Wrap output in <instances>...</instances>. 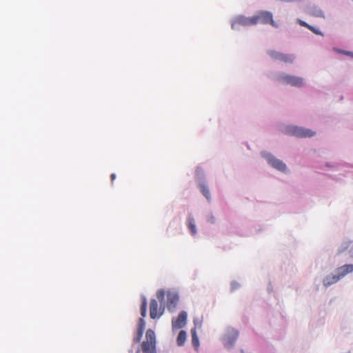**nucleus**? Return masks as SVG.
<instances>
[{
  "label": "nucleus",
  "instance_id": "nucleus-1",
  "mask_svg": "<svg viewBox=\"0 0 353 353\" xmlns=\"http://www.w3.org/2000/svg\"><path fill=\"white\" fill-rule=\"evenodd\" d=\"M141 348L143 353H157L156 337L153 330L150 329L147 330L145 341L142 343Z\"/></svg>",
  "mask_w": 353,
  "mask_h": 353
},
{
  "label": "nucleus",
  "instance_id": "nucleus-2",
  "mask_svg": "<svg viewBox=\"0 0 353 353\" xmlns=\"http://www.w3.org/2000/svg\"><path fill=\"white\" fill-rule=\"evenodd\" d=\"M256 25V19L254 16L246 17L242 15L236 17L232 22V28L236 30L239 26H250Z\"/></svg>",
  "mask_w": 353,
  "mask_h": 353
},
{
  "label": "nucleus",
  "instance_id": "nucleus-3",
  "mask_svg": "<svg viewBox=\"0 0 353 353\" xmlns=\"http://www.w3.org/2000/svg\"><path fill=\"white\" fill-rule=\"evenodd\" d=\"M256 19V25L259 23L263 24H271L273 27H278V25L273 20L272 12L269 11H259L256 15L254 16Z\"/></svg>",
  "mask_w": 353,
  "mask_h": 353
},
{
  "label": "nucleus",
  "instance_id": "nucleus-4",
  "mask_svg": "<svg viewBox=\"0 0 353 353\" xmlns=\"http://www.w3.org/2000/svg\"><path fill=\"white\" fill-rule=\"evenodd\" d=\"M268 54L274 60H278L285 63H293L295 57L293 54H284L282 52H277L276 50L268 51Z\"/></svg>",
  "mask_w": 353,
  "mask_h": 353
},
{
  "label": "nucleus",
  "instance_id": "nucleus-5",
  "mask_svg": "<svg viewBox=\"0 0 353 353\" xmlns=\"http://www.w3.org/2000/svg\"><path fill=\"white\" fill-rule=\"evenodd\" d=\"M279 79L281 81L290 84L292 86L301 87L304 84V79L303 78L292 76L286 74H282Z\"/></svg>",
  "mask_w": 353,
  "mask_h": 353
},
{
  "label": "nucleus",
  "instance_id": "nucleus-6",
  "mask_svg": "<svg viewBox=\"0 0 353 353\" xmlns=\"http://www.w3.org/2000/svg\"><path fill=\"white\" fill-rule=\"evenodd\" d=\"M187 321V313L185 311H181L176 318H173L172 320V327L173 330H179L183 327Z\"/></svg>",
  "mask_w": 353,
  "mask_h": 353
},
{
  "label": "nucleus",
  "instance_id": "nucleus-7",
  "mask_svg": "<svg viewBox=\"0 0 353 353\" xmlns=\"http://www.w3.org/2000/svg\"><path fill=\"white\" fill-rule=\"evenodd\" d=\"M291 133L297 137H311L314 135V132L309 129H305L297 126L292 128Z\"/></svg>",
  "mask_w": 353,
  "mask_h": 353
},
{
  "label": "nucleus",
  "instance_id": "nucleus-8",
  "mask_svg": "<svg viewBox=\"0 0 353 353\" xmlns=\"http://www.w3.org/2000/svg\"><path fill=\"white\" fill-rule=\"evenodd\" d=\"M265 158L267 159L268 163L270 164L274 168L281 172H284L286 170V165L282 161L276 159L272 154H268L265 157Z\"/></svg>",
  "mask_w": 353,
  "mask_h": 353
},
{
  "label": "nucleus",
  "instance_id": "nucleus-9",
  "mask_svg": "<svg viewBox=\"0 0 353 353\" xmlns=\"http://www.w3.org/2000/svg\"><path fill=\"white\" fill-rule=\"evenodd\" d=\"M179 296L176 293L168 292L167 294V307L169 311L173 312L179 302Z\"/></svg>",
  "mask_w": 353,
  "mask_h": 353
},
{
  "label": "nucleus",
  "instance_id": "nucleus-10",
  "mask_svg": "<svg viewBox=\"0 0 353 353\" xmlns=\"http://www.w3.org/2000/svg\"><path fill=\"white\" fill-rule=\"evenodd\" d=\"M239 335L238 332L236 330H231L228 334L224 336V344L228 348H230L233 346L236 339Z\"/></svg>",
  "mask_w": 353,
  "mask_h": 353
},
{
  "label": "nucleus",
  "instance_id": "nucleus-11",
  "mask_svg": "<svg viewBox=\"0 0 353 353\" xmlns=\"http://www.w3.org/2000/svg\"><path fill=\"white\" fill-rule=\"evenodd\" d=\"M147 312V300L145 297H143L142 299V303L141 305V314L142 316V318H141L139 321V327L138 330L144 331L145 323L143 320V318L145 317Z\"/></svg>",
  "mask_w": 353,
  "mask_h": 353
},
{
  "label": "nucleus",
  "instance_id": "nucleus-12",
  "mask_svg": "<svg viewBox=\"0 0 353 353\" xmlns=\"http://www.w3.org/2000/svg\"><path fill=\"white\" fill-rule=\"evenodd\" d=\"M163 310L161 311L158 309V303L156 299H152L150 304V316L151 319L160 317L163 314Z\"/></svg>",
  "mask_w": 353,
  "mask_h": 353
},
{
  "label": "nucleus",
  "instance_id": "nucleus-13",
  "mask_svg": "<svg viewBox=\"0 0 353 353\" xmlns=\"http://www.w3.org/2000/svg\"><path fill=\"white\" fill-rule=\"evenodd\" d=\"M353 271V265L351 264L343 265L337 269V274L340 278H343L347 274Z\"/></svg>",
  "mask_w": 353,
  "mask_h": 353
},
{
  "label": "nucleus",
  "instance_id": "nucleus-14",
  "mask_svg": "<svg viewBox=\"0 0 353 353\" xmlns=\"http://www.w3.org/2000/svg\"><path fill=\"white\" fill-rule=\"evenodd\" d=\"M340 279L338 274L337 275H329L323 279V284L325 286H329L336 283Z\"/></svg>",
  "mask_w": 353,
  "mask_h": 353
},
{
  "label": "nucleus",
  "instance_id": "nucleus-15",
  "mask_svg": "<svg viewBox=\"0 0 353 353\" xmlns=\"http://www.w3.org/2000/svg\"><path fill=\"white\" fill-rule=\"evenodd\" d=\"M188 227L190 230L192 235H196V228L195 225V221L194 217L190 214L188 218Z\"/></svg>",
  "mask_w": 353,
  "mask_h": 353
},
{
  "label": "nucleus",
  "instance_id": "nucleus-16",
  "mask_svg": "<svg viewBox=\"0 0 353 353\" xmlns=\"http://www.w3.org/2000/svg\"><path fill=\"white\" fill-rule=\"evenodd\" d=\"M191 335H192V343L194 346V349L197 351L199 347V337L196 334V328H192L191 330Z\"/></svg>",
  "mask_w": 353,
  "mask_h": 353
},
{
  "label": "nucleus",
  "instance_id": "nucleus-17",
  "mask_svg": "<svg viewBox=\"0 0 353 353\" xmlns=\"http://www.w3.org/2000/svg\"><path fill=\"white\" fill-rule=\"evenodd\" d=\"M187 334L185 331L181 330L176 339V343L179 346H183L186 341Z\"/></svg>",
  "mask_w": 353,
  "mask_h": 353
},
{
  "label": "nucleus",
  "instance_id": "nucleus-18",
  "mask_svg": "<svg viewBox=\"0 0 353 353\" xmlns=\"http://www.w3.org/2000/svg\"><path fill=\"white\" fill-rule=\"evenodd\" d=\"M199 188H200V190L202 192V194L205 196V197L208 200H210V190H209L208 186L204 183H201L199 185Z\"/></svg>",
  "mask_w": 353,
  "mask_h": 353
},
{
  "label": "nucleus",
  "instance_id": "nucleus-19",
  "mask_svg": "<svg viewBox=\"0 0 353 353\" xmlns=\"http://www.w3.org/2000/svg\"><path fill=\"white\" fill-rule=\"evenodd\" d=\"M300 24L304 27L307 28L309 30L312 31L316 34H322L321 32H319L318 30H316L314 27L307 24V23L304 21H300Z\"/></svg>",
  "mask_w": 353,
  "mask_h": 353
},
{
  "label": "nucleus",
  "instance_id": "nucleus-20",
  "mask_svg": "<svg viewBox=\"0 0 353 353\" xmlns=\"http://www.w3.org/2000/svg\"><path fill=\"white\" fill-rule=\"evenodd\" d=\"M165 291L163 290H158L157 292V296L159 299V301L162 303L165 300Z\"/></svg>",
  "mask_w": 353,
  "mask_h": 353
},
{
  "label": "nucleus",
  "instance_id": "nucleus-21",
  "mask_svg": "<svg viewBox=\"0 0 353 353\" xmlns=\"http://www.w3.org/2000/svg\"><path fill=\"white\" fill-rule=\"evenodd\" d=\"M143 332L137 329V336L134 337V341L139 343L143 336Z\"/></svg>",
  "mask_w": 353,
  "mask_h": 353
},
{
  "label": "nucleus",
  "instance_id": "nucleus-22",
  "mask_svg": "<svg viewBox=\"0 0 353 353\" xmlns=\"http://www.w3.org/2000/svg\"><path fill=\"white\" fill-rule=\"evenodd\" d=\"M341 53L348 55V56H353V54L351 52H346V51H340Z\"/></svg>",
  "mask_w": 353,
  "mask_h": 353
},
{
  "label": "nucleus",
  "instance_id": "nucleus-23",
  "mask_svg": "<svg viewBox=\"0 0 353 353\" xmlns=\"http://www.w3.org/2000/svg\"><path fill=\"white\" fill-rule=\"evenodd\" d=\"M110 178H111L112 182H113L114 180L116 179V174H112L111 176H110Z\"/></svg>",
  "mask_w": 353,
  "mask_h": 353
},
{
  "label": "nucleus",
  "instance_id": "nucleus-24",
  "mask_svg": "<svg viewBox=\"0 0 353 353\" xmlns=\"http://www.w3.org/2000/svg\"><path fill=\"white\" fill-rule=\"evenodd\" d=\"M208 221H209L210 222H211V223H214V216H210V219H209V220H208Z\"/></svg>",
  "mask_w": 353,
  "mask_h": 353
},
{
  "label": "nucleus",
  "instance_id": "nucleus-25",
  "mask_svg": "<svg viewBox=\"0 0 353 353\" xmlns=\"http://www.w3.org/2000/svg\"><path fill=\"white\" fill-rule=\"evenodd\" d=\"M350 252H351V256H353V246L351 248Z\"/></svg>",
  "mask_w": 353,
  "mask_h": 353
}]
</instances>
